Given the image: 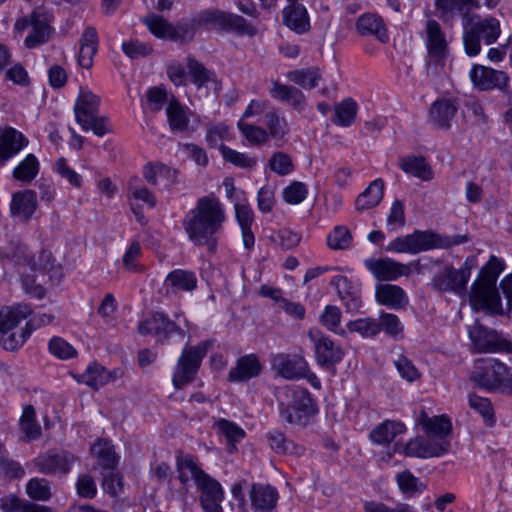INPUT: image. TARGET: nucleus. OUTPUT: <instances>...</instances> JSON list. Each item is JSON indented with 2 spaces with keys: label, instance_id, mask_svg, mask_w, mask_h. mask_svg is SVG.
Wrapping results in <instances>:
<instances>
[{
  "label": "nucleus",
  "instance_id": "obj_61",
  "mask_svg": "<svg viewBox=\"0 0 512 512\" xmlns=\"http://www.w3.org/2000/svg\"><path fill=\"white\" fill-rule=\"evenodd\" d=\"M347 328L363 337H374L379 333L378 320L375 318H360L350 321Z\"/></svg>",
  "mask_w": 512,
  "mask_h": 512
},
{
  "label": "nucleus",
  "instance_id": "obj_44",
  "mask_svg": "<svg viewBox=\"0 0 512 512\" xmlns=\"http://www.w3.org/2000/svg\"><path fill=\"white\" fill-rule=\"evenodd\" d=\"M400 492L406 497L411 498L421 494L426 489V484L421 482L409 470L398 473L395 477Z\"/></svg>",
  "mask_w": 512,
  "mask_h": 512
},
{
  "label": "nucleus",
  "instance_id": "obj_27",
  "mask_svg": "<svg viewBox=\"0 0 512 512\" xmlns=\"http://www.w3.org/2000/svg\"><path fill=\"white\" fill-rule=\"evenodd\" d=\"M143 177L152 186L169 188L176 182L177 170L160 162H148L143 167Z\"/></svg>",
  "mask_w": 512,
  "mask_h": 512
},
{
  "label": "nucleus",
  "instance_id": "obj_29",
  "mask_svg": "<svg viewBox=\"0 0 512 512\" xmlns=\"http://www.w3.org/2000/svg\"><path fill=\"white\" fill-rule=\"evenodd\" d=\"M251 504L261 512H270L278 501L277 490L270 485L253 484L250 490Z\"/></svg>",
  "mask_w": 512,
  "mask_h": 512
},
{
  "label": "nucleus",
  "instance_id": "obj_55",
  "mask_svg": "<svg viewBox=\"0 0 512 512\" xmlns=\"http://www.w3.org/2000/svg\"><path fill=\"white\" fill-rule=\"evenodd\" d=\"M31 328H21L19 331L0 333V345L7 351L19 349L31 335Z\"/></svg>",
  "mask_w": 512,
  "mask_h": 512
},
{
  "label": "nucleus",
  "instance_id": "obj_33",
  "mask_svg": "<svg viewBox=\"0 0 512 512\" xmlns=\"http://www.w3.org/2000/svg\"><path fill=\"white\" fill-rule=\"evenodd\" d=\"M0 510L1 512H53L48 506L28 501L14 493L5 494L0 498Z\"/></svg>",
  "mask_w": 512,
  "mask_h": 512
},
{
  "label": "nucleus",
  "instance_id": "obj_38",
  "mask_svg": "<svg viewBox=\"0 0 512 512\" xmlns=\"http://www.w3.org/2000/svg\"><path fill=\"white\" fill-rule=\"evenodd\" d=\"M283 20L287 27L298 34H303L310 28L306 8L302 4H290L283 10Z\"/></svg>",
  "mask_w": 512,
  "mask_h": 512
},
{
  "label": "nucleus",
  "instance_id": "obj_14",
  "mask_svg": "<svg viewBox=\"0 0 512 512\" xmlns=\"http://www.w3.org/2000/svg\"><path fill=\"white\" fill-rule=\"evenodd\" d=\"M308 337L314 345L315 358L320 366L330 369L342 361L343 349L320 330L310 329Z\"/></svg>",
  "mask_w": 512,
  "mask_h": 512
},
{
  "label": "nucleus",
  "instance_id": "obj_8",
  "mask_svg": "<svg viewBox=\"0 0 512 512\" xmlns=\"http://www.w3.org/2000/svg\"><path fill=\"white\" fill-rule=\"evenodd\" d=\"M211 346L210 340L202 341L195 346L186 345L173 372L172 382L177 390L194 381L202 360Z\"/></svg>",
  "mask_w": 512,
  "mask_h": 512
},
{
  "label": "nucleus",
  "instance_id": "obj_53",
  "mask_svg": "<svg viewBox=\"0 0 512 512\" xmlns=\"http://www.w3.org/2000/svg\"><path fill=\"white\" fill-rule=\"evenodd\" d=\"M237 127L243 137L252 146H262L269 141L267 130L260 126L246 123L243 119H240L237 123Z\"/></svg>",
  "mask_w": 512,
  "mask_h": 512
},
{
  "label": "nucleus",
  "instance_id": "obj_56",
  "mask_svg": "<svg viewBox=\"0 0 512 512\" xmlns=\"http://www.w3.org/2000/svg\"><path fill=\"white\" fill-rule=\"evenodd\" d=\"M142 22L147 26L148 30L157 38L169 39L172 24L162 16L157 14H149L142 18Z\"/></svg>",
  "mask_w": 512,
  "mask_h": 512
},
{
  "label": "nucleus",
  "instance_id": "obj_46",
  "mask_svg": "<svg viewBox=\"0 0 512 512\" xmlns=\"http://www.w3.org/2000/svg\"><path fill=\"white\" fill-rule=\"evenodd\" d=\"M264 123L268 129L269 139H274L276 146L280 147L282 144L279 142L284 140L289 131L285 118L280 117L275 111H269L265 114Z\"/></svg>",
  "mask_w": 512,
  "mask_h": 512
},
{
  "label": "nucleus",
  "instance_id": "obj_36",
  "mask_svg": "<svg viewBox=\"0 0 512 512\" xmlns=\"http://www.w3.org/2000/svg\"><path fill=\"white\" fill-rule=\"evenodd\" d=\"M376 299L385 306L400 309L408 303L405 291L393 284H379L376 286Z\"/></svg>",
  "mask_w": 512,
  "mask_h": 512
},
{
  "label": "nucleus",
  "instance_id": "obj_10",
  "mask_svg": "<svg viewBox=\"0 0 512 512\" xmlns=\"http://www.w3.org/2000/svg\"><path fill=\"white\" fill-rule=\"evenodd\" d=\"M194 23L199 27L235 31L248 36L257 34V28L242 16L218 9L201 11L194 17Z\"/></svg>",
  "mask_w": 512,
  "mask_h": 512
},
{
  "label": "nucleus",
  "instance_id": "obj_45",
  "mask_svg": "<svg viewBox=\"0 0 512 512\" xmlns=\"http://www.w3.org/2000/svg\"><path fill=\"white\" fill-rule=\"evenodd\" d=\"M166 114L172 131L183 132L187 129L189 118L186 115L184 107L171 96V99L166 108Z\"/></svg>",
  "mask_w": 512,
  "mask_h": 512
},
{
  "label": "nucleus",
  "instance_id": "obj_42",
  "mask_svg": "<svg viewBox=\"0 0 512 512\" xmlns=\"http://www.w3.org/2000/svg\"><path fill=\"white\" fill-rule=\"evenodd\" d=\"M91 453L97 458L98 464L103 469L112 470L118 463V457L115 453L114 446L106 440H98L91 447Z\"/></svg>",
  "mask_w": 512,
  "mask_h": 512
},
{
  "label": "nucleus",
  "instance_id": "obj_12",
  "mask_svg": "<svg viewBox=\"0 0 512 512\" xmlns=\"http://www.w3.org/2000/svg\"><path fill=\"white\" fill-rule=\"evenodd\" d=\"M426 47L429 58L426 61L427 74H436L438 65H443L442 61L447 55L448 43L439 23L432 19L426 24Z\"/></svg>",
  "mask_w": 512,
  "mask_h": 512
},
{
  "label": "nucleus",
  "instance_id": "obj_48",
  "mask_svg": "<svg viewBox=\"0 0 512 512\" xmlns=\"http://www.w3.org/2000/svg\"><path fill=\"white\" fill-rule=\"evenodd\" d=\"M19 425L27 441L36 440L41 436V426L36 420V411L32 405L24 407Z\"/></svg>",
  "mask_w": 512,
  "mask_h": 512
},
{
  "label": "nucleus",
  "instance_id": "obj_20",
  "mask_svg": "<svg viewBox=\"0 0 512 512\" xmlns=\"http://www.w3.org/2000/svg\"><path fill=\"white\" fill-rule=\"evenodd\" d=\"M469 77L474 87L481 91L503 89L508 82L505 72L478 64L472 66Z\"/></svg>",
  "mask_w": 512,
  "mask_h": 512
},
{
  "label": "nucleus",
  "instance_id": "obj_40",
  "mask_svg": "<svg viewBox=\"0 0 512 512\" xmlns=\"http://www.w3.org/2000/svg\"><path fill=\"white\" fill-rule=\"evenodd\" d=\"M31 313L32 309L27 304H17L7 311H1L0 333L14 331Z\"/></svg>",
  "mask_w": 512,
  "mask_h": 512
},
{
  "label": "nucleus",
  "instance_id": "obj_13",
  "mask_svg": "<svg viewBox=\"0 0 512 512\" xmlns=\"http://www.w3.org/2000/svg\"><path fill=\"white\" fill-rule=\"evenodd\" d=\"M77 461V457L66 450H49L38 455L33 464L38 472L45 475H67Z\"/></svg>",
  "mask_w": 512,
  "mask_h": 512
},
{
  "label": "nucleus",
  "instance_id": "obj_9",
  "mask_svg": "<svg viewBox=\"0 0 512 512\" xmlns=\"http://www.w3.org/2000/svg\"><path fill=\"white\" fill-rule=\"evenodd\" d=\"M52 15L44 7L35 8L28 16L16 20L14 29L22 34L28 27H31L29 34L24 39L26 48L33 49L46 43L52 34L50 22Z\"/></svg>",
  "mask_w": 512,
  "mask_h": 512
},
{
  "label": "nucleus",
  "instance_id": "obj_62",
  "mask_svg": "<svg viewBox=\"0 0 512 512\" xmlns=\"http://www.w3.org/2000/svg\"><path fill=\"white\" fill-rule=\"evenodd\" d=\"M378 320L379 332L383 330L387 335L397 338L403 332V325L395 314L381 313Z\"/></svg>",
  "mask_w": 512,
  "mask_h": 512
},
{
  "label": "nucleus",
  "instance_id": "obj_30",
  "mask_svg": "<svg viewBox=\"0 0 512 512\" xmlns=\"http://www.w3.org/2000/svg\"><path fill=\"white\" fill-rule=\"evenodd\" d=\"M417 423L422 426L428 437L434 439H445L452 430L451 422L447 417H429L424 410H421Z\"/></svg>",
  "mask_w": 512,
  "mask_h": 512
},
{
  "label": "nucleus",
  "instance_id": "obj_52",
  "mask_svg": "<svg viewBox=\"0 0 512 512\" xmlns=\"http://www.w3.org/2000/svg\"><path fill=\"white\" fill-rule=\"evenodd\" d=\"M109 380L108 372L99 364L93 363L80 375L79 382L97 390Z\"/></svg>",
  "mask_w": 512,
  "mask_h": 512
},
{
  "label": "nucleus",
  "instance_id": "obj_64",
  "mask_svg": "<svg viewBox=\"0 0 512 512\" xmlns=\"http://www.w3.org/2000/svg\"><path fill=\"white\" fill-rule=\"evenodd\" d=\"M394 365L400 376L408 382H414L420 378V372L406 356L399 355L394 361Z\"/></svg>",
  "mask_w": 512,
  "mask_h": 512
},
{
  "label": "nucleus",
  "instance_id": "obj_35",
  "mask_svg": "<svg viewBox=\"0 0 512 512\" xmlns=\"http://www.w3.org/2000/svg\"><path fill=\"white\" fill-rule=\"evenodd\" d=\"M272 84L270 94L274 99L286 102L298 111H302L305 108L306 98L301 90L294 86L281 84L277 81H273Z\"/></svg>",
  "mask_w": 512,
  "mask_h": 512
},
{
  "label": "nucleus",
  "instance_id": "obj_57",
  "mask_svg": "<svg viewBox=\"0 0 512 512\" xmlns=\"http://www.w3.org/2000/svg\"><path fill=\"white\" fill-rule=\"evenodd\" d=\"M301 234L289 228H281L273 231L270 240L283 250H290L298 246L301 241Z\"/></svg>",
  "mask_w": 512,
  "mask_h": 512
},
{
  "label": "nucleus",
  "instance_id": "obj_26",
  "mask_svg": "<svg viewBox=\"0 0 512 512\" xmlns=\"http://www.w3.org/2000/svg\"><path fill=\"white\" fill-rule=\"evenodd\" d=\"M458 105L453 99L436 100L430 107L429 120L439 129H449L451 121L455 117Z\"/></svg>",
  "mask_w": 512,
  "mask_h": 512
},
{
  "label": "nucleus",
  "instance_id": "obj_47",
  "mask_svg": "<svg viewBox=\"0 0 512 512\" xmlns=\"http://www.w3.org/2000/svg\"><path fill=\"white\" fill-rule=\"evenodd\" d=\"M287 78L304 89L315 88L322 79L320 70L316 67L297 69L288 72Z\"/></svg>",
  "mask_w": 512,
  "mask_h": 512
},
{
  "label": "nucleus",
  "instance_id": "obj_34",
  "mask_svg": "<svg viewBox=\"0 0 512 512\" xmlns=\"http://www.w3.org/2000/svg\"><path fill=\"white\" fill-rule=\"evenodd\" d=\"M399 167L406 174L421 179L422 181H430L434 174L431 166L423 156H403L399 158Z\"/></svg>",
  "mask_w": 512,
  "mask_h": 512
},
{
  "label": "nucleus",
  "instance_id": "obj_18",
  "mask_svg": "<svg viewBox=\"0 0 512 512\" xmlns=\"http://www.w3.org/2000/svg\"><path fill=\"white\" fill-rule=\"evenodd\" d=\"M365 267L379 281H393L410 274V267L391 258L366 259Z\"/></svg>",
  "mask_w": 512,
  "mask_h": 512
},
{
  "label": "nucleus",
  "instance_id": "obj_60",
  "mask_svg": "<svg viewBox=\"0 0 512 512\" xmlns=\"http://www.w3.org/2000/svg\"><path fill=\"white\" fill-rule=\"evenodd\" d=\"M268 167L279 176H286L294 170V164L291 157L287 153L281 151L272 154L268 161Z\"/></svg>",
  "mask_w": 512,
  "mask_h": 512
},
{
  "label": "nucleus",
  "instance_id": "obj_50",
  "mask_svg": "<svg viewBox=\"0 0 512 512\" xmlns=\"http://www.w3.org/2000/svg\"><path fill=\"white\" fill-rule=\"evenodd\" d=\"M25 492L33 501L46 502L52 497L50 482L45 478H31L26 483Z\"/></svg>",
  "mask_w": 512,
  "mask_h": 512
},
{
  "label": "nucleus",
  "instance_id": "obj_41",
  "mask_svg": "<svg viewBox=\"0 0 512 512\" xmlns=\"http://www.w3.org/2000/svg\"><path fill=\"white\" fill-rule=\"evenodd\" d=\"M186 67L192 83L198 88L206 86L209 82H214L216 75L213 71L207 69L201 62L193 56H187Z\"/></svg>",
  "mask_w": 512,
  "mask_h": 512
},
{
  "label": "nucleus",
  "instance_id": "obj_6",
  "mask_svg": "<svg viewBox=\"0 0 512 512\" xmlns=\"http://www.w3.org/2000/svg\"><path fill=\"white\" fill-rule=\"evenodd\" d=\"M463 44L468 56L474 57L481 51V41L490 45L498 39L501 29L499 21L494 17L481 18L467 16L463 18Z\"/></svg>",
  "mask_w": 512,
  "mask_h": 512
},
{
  "label": "nucleus",
  "instance_id": "obj_24",
  "mask_svg": "<svg viewBox=\"0 0 512 512\" xmlns=\"http://www.w3.org/2000/svg\"><path fill=\"white\" fill-rule=\"evenodd\" d=\"M356 30L361 36H373L381 43L389 41V34L383 18L367 12L360 15L356 21Z\"/></svg>",
  "mask_w": 512,
  "mask_h": 512
},
{
  "label": "nucleus",
  "instance_id": "obj_51",
  "mask_svg": "<svg viewBox=\"0 0 512 512\" xmlns=\"http://www.w3.org/2000/svg\"><path fill=\"white\" fill-rule=\"evenodd\" d=\"M357 113V103L352 98H346L335 106L333 122L342 127L350 126Z\"/></svg>",
  "mask_w": 512,
  "mask_h": 512
},
{
  "label": "nucleus",
  "instance_id": "obj_37",
  "mask_svg": "<svg viewBox=\"0 0 512 512\" xmlns=\"http://www.w3.org/2000/svg\"><path fill=\"white\" fill-rule=\"evenodd\" d=\"M100 99L90 91L81 90L74 106L76 121L84 124L98 114Z\"/></svg>",
  "mask_w": 512,
  "mask_h": 512
},
{
  "label": "nucleus",
  "instance_id": "obj_59",
  "mask_svg": "<svg viewBox=\"0 0 512 512\" xmlns=\"http://www.w3.org/2000/svg\"><path fill=\"white\" fill-rule=\"evenodd\" d=\"M220 152L225 161L240 168L251 169L257 164V160L255 158L231 149L226 145L220 146Z\"/></svg>",
  "mask_w": 512,
  "mask_h": 512
},
{
  "label": "nucleus",
  "instance_id": "obj_15",
  "mask_svg": "<svg viewBox=\"0 0 512 512\" xmlns=\"http://www.w3.org/2000/svg\"><path fill=\"white\" fill-rule=\"evenodd\" d=\"M469 337L479 352H512V342L494 330L475 324L469 328Z\"/></svg>",
  "mask_w": 512,
  "mask_h": 512
},
{
  "label": "nucleus",
  "instance_id": "obj_21",
  "mask_svg": "<svg viewBox=\"0 0 512 512\" xmlns=\"http://www.w3.org/2000/svg\"><path fill=\"white\" fill-rule=\"evenodd\" d=\"M38 208L37 194L32 189L16 191L11 196L10 215L21 222L31 220Z\"/></svg>",
  "mask_w": 512,
  "mask_h": 512
},
{
  "label": "nucleus",
  "instance_id": "obj_5",
  "mask_svg": "<svg viewBox=\"0 0 512 512\" xmlns=\"http://www.w3.org/2000/svg\"><path fill=\"white\" fill-rule=\"evenodd\" d=\"M468 241L466 235H441L433 231L415 230L412 234L396 237L387 251L418 254L432 249H448Z\"/></svg>",
  "mask_w": 512,
  "mask_h": 512
},
{
  "label": "nucleus",
  "instance_id": "obj_1",
  "mask_svg": "<svg viewBox=\"0 0 512 512\" xmlns=\"http://www.w3.org/2000/svg\"><path fill=\"white\" fill-rule=\"evenodd\" d=\"M225 219L219 199L213 195L203 196L184 216L182 226L190 241H202L220 232Z\"/></svg>",
  "mask_w": 512,
  "mask_h": 512
},
{
  "label": "nucleus",
  "instance_id": "obj_17",
  "mask_svg": "<svg viewBox=\"0 0 512 512\" xmlns=\"http://www.w3.org/2000/svg\"><path fill=\"white\" fill-rule=\"evenodd\" d=\"M138 332L141 335L154 334L161 343H164L172 333H178L183 337L186 334L182 328L178 327L162 312H156L151 317L140 322Z\"/></svg>",
  "mask_w": 512,
  "mask_h": 512
},
{
  "label": "nucleus",
  "instance_id": "obj_32",
  "mask_svg": "<svg viewBox=\"0 0 512 512\" xmlns=\"http://www.w3.org/2000/svg\"><path fill=\"white\" fill-rule=\"evenodd\" d=\"M98 51V34L94 27H87L80 38L78 63L81 67L89 69L93 65V58Z\"/></svg>",
  "mask_w": 512,
  "mask_h": 512
},
{
  "label": "nucleus",
  "instance_id": "obj_2",
  "mask_svg": "<svg viewBox=\"0 0 512 512\" xmlns=\"http://www.w3.org/2000/svg\"><path fill=\"white\" fill-rule=\"evenodd\" d=\"M503 269V260L494 255L481 268L478 278L471 287L470 304L473 310L484 311L488 314H500L502 312L501 298L496 288V281Z\"/></svg>",
  "mask_w": 512,
  "mask_h": 512
},
{
  "label": "nucleus",
  "instance_id": "obj_22",
  "mask_svg": "<svg viewBox=\"0 0 512 512\" xmlns=\"http://www.w3.org/2000/svg\"><path fill=\"white\" fill-rule=\"evenodd\" d=\"M197 282L193 271L175 269L166 276L162 291L166 296H177L180 292H192L196 289Z\"/></svg>",
  "mask_w": 512,
  "mask_h": 512
},
{
  "label": "nucleus",
  "instance_id": "obj_4",
  "mask_svg": "<svg viewBox=\"0 0 512 512\" xmlns=\"http://www.w3.org/2000/svg\"><path fill=\"white\" fill-rule=\"evenodd\" d=\"M469 379L475 387L489 393L510 396L512 391V368L496 358L475 360Z\"/></svg>",
  "mask_w": 512,
  "mask_h": 512
},
{
  "label": "nucleus",
  "instance_id": "obj_11",
  "mask_svg": "<svg viewBox=\"0 0 512 512\" xmlns=\"http://www.w3.org/2000/svg\"><path fill=\"white\" fill-rule=\"evenodd\" d=\"M475 261L474 257L467 258L460 269L445 266L433 276L431 280L432 288L438 292L461 294L466 289Z\"/></svg>",
  "mask_w": 512,
  "mask_h": 512
},
{
  "label": "nucleus",
  "instance_id": "obj_31",
  "mask_svg": "<svg viewBox=\"0 0 512 512\" xmlns=\"http://www.w3.org/2000/svg\"><path fill=\"white\" fill-rule=\"evenodd\" d=\"M406 426L401 421L385 420L374 427L370 434V440L375 444L389 445L396 436L405 433Z\"/></svg>",
  "mask_w": 512,
  "mask_h": 512
},
{
  "label": "nucleus",
  "instance_id": "obj_16",
  "mask_svg": "<svg viewBox=\"0 0 512 512\" xmlns=\"http://www.w3.org/2000/svg\"><path fill=\"white\" fill-rule=\"evenodd\" d=\"M449 446V441L446 439L416 437L407 442L403 452L407 457H440L448 452Z\"/></svg>",
  "mask_w": 512,
  "mask_h": 512
},
{
  "label": "nucleus",
  "instance_id": "obj_39",
  "mask_svg": "<svg viewBox=\"0 0 512 512\" xmlns=\"http://www.w3.org/2000/svg\"><path fill=\"white\" fill-rule=\"evenodd\" d=\"M384 194V181L381 178L372 181L368 187L357 197L355 207L363 211L376 207Z\"/></svg>",
  "mask_w": 512,
  "mask_h": 512
},
{
  "label": "nucleus",
  "instance_id": "obj_54",
  "mask_svg": "<svg viewBox=\"0 0 512 512\" xmlns=\"http://www.w3.org/2000/svg\"><path fill=\"white\" fill-rule=\"evenodd\" d=\"M468 400L469 406L482 416L487 426L492 427L495 424V416L490 400L474 393L469 394Z\"/></svg>",
  "mask_w": 512,
  "mask_h": 512
},
{
  "label": "nucleus",
  "instance_id": "obj_43",
  "mask_svg": "<svg viewBox=\"0 0 512 512\" xmlns=\"http://www.w3.org/2000/svg\"><path fill=\"white\" fill-rule=\"evenodd\" d=\"M40 164L34 154H28L13 169L12 176L15 180L25 184L31 183L38 175Z\"/></svg>",
  "mask_w": 512,
  "mask_h": 512
},
{
  "label": "nucleus",
  "instance_id": "obj_19",
  "mask_svg": "<svg viewBox=\"0 0 512 512\" xmlns=\"http://www.w3.org/2000/svg\"><path fill=\"white\" fill-rule=\"evenodd\" d=\"M273 370L285 379H298L303 377L308 369L307 362L300 355L278 353L272 356Z\"/></svg>",
  "mask_w": 512,
  "mask_h": 512
},
{
  "label": "nucleus",
  "instance_id": "obj_49",
  "mask_svg": "<svg viewBox=\"0 0 512 512\" xmlns=\"http://www.w3.org/2000/svg\"><path fill=\"white\" fill-rule=\"evenodd\" d=\"M269 445L273 451L278 454H295L300 455L303 452L301 446L296 445L293 441L288 440L280 431H272L267 434Z\"/></svg>",
  "mask_w": 512,
  "mask_h": 512
},
{
  "label": "nucleus",
  "instance_id": "obj_28",
  "mask_svg": "<svg viewBox=\"0 0 512 512\" xmlns=\"http://www.w3.org/2000/svg\"><path fill=\"white\" fill-rule=\"evenodd\" d=\"M262 370L261 363L255 354H248L240 357L236 366L228 373V381L243 382L257 377Z\"/></svg>",
  "mask_w": 512,
  "mask_h": 512
},
{
  "label": "nucleus",
  "instance_id": "obj_63",
  "mask_svg": "<svg viewBox=\"0 0 512 512\" xmlns=\"http://www.w3.org/2000/svg\"><path fill=\"white\" fill-rule=\"evenodd\" d=\"M197 27L198 26L194 23V18L191 21H181L177 23V25L172 24L169 40L180 42L191 41Z\"/></svg>",
  "mask_w": 512,
  "mask_h": 512
},
{
  "label": "nucleus",
  "instance_id": "obj_58",
  "mask_svg": "<svg viewBox=\"0 0 512 512\" xmlns=\"http://www.w3.org/2000/svg\"><path fill=\"white\" fill-rule=\"evenodd\" d=\"M352 243V235L346 226H336L327 236V245L332 250H346Z\"/></svg>",
  "mask_w": 512,
  "mask_h": 512
},
{
  "label": "nucleus",
  "instance_id": "obj_25",
  "mask_svg": "<svg viewBox=\"0 0 512 512\" xmlns=\"http://www.w3.org/2000/svg\"><path fill=\"white\" fill-rule=\"evenodd\" d=\"M330 285L336 289L347 311L355 312L360 309L362 304L360 289L346 276L337 275L333 277Z\"/></svg>",
  "mask_w": 512,
  "mask_h": 512
},
{
  "label": "nucleus",
  "instance_id": "obj_3",
  "mask_svg": "<svg viewBox=\"0 0 512 512\" xmlns=\"http://www.w3.org/2000/svg\"><path fill=\"white\" fill-rule=\"evenodd\" d=\"M280 417L288 424L304 427L318 413L310 392L300 386H284L276 391Z\"/></svg>",
  "mask_w": 512,
  "mask_h": 512
},
{
  "label": "nucleus",
  "instance_id": "obj_7",
  "mask_svg": "<svg viewBox=\"0 0 512 512\" xmlns=\"http://www.w3.org/2000/svg\"><path fill=\"white\" fill-rule=\"evenodd\" d=\"M176 468L178 479L184 489L187 490L190 479H192L200 492V498L224 496L221 484L207 474L191 456H178Z\"/></svg>",
  "mask_w": 512,
  "mask_h": 512
},
{
  "label": "nucleus",
  "instance_id": "obj_23",
  "mask_svg": "<svg viewBox=\"0 0 512 512\" xmlns=\"http://www.w3.org/2000/svg\"><path fill=\"white\" fill-rule=\"evenodd\" d=\"M28 145L25 136L12 127L0 128V166Z\"/></svg>",
  "mask_w": 512,
  "mask_h": 512
}]
</instances>
